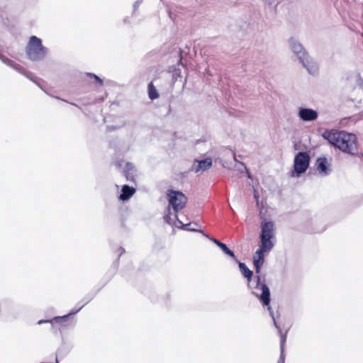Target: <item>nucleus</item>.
Wrapping results in <instances>:
<instances>
[{"mask_svg": "<svg viewBox=\"0 0 363 363\" xmlns=\"http://www.w3.org/2000/svg\"><path fill=\"white\" fill-rule=\"evenodd\" d=\"M233 159L235 162H238L237 159H236V156H235V154L233 152Z\"/></svg>", "mask_w": 363, "mask_h": 363, "instance_id": "393cba45", "label": "nucleus"}, {"mask_svg": "<svg viewBox=\"0 0 363 363\" xmlns=\"http://www.w3.org/2000/svg\"><path fill=\"white\" fill-rule=\"evenodd\" d=\"M289 44L291 50L297 56L299 60H301V57H305L308 55L302 45L295 38H290Z\"/></svg>", "mask_w": 363, "mask_h": 363, "instance_id": "9d476101", "label": "nucleus"}, {"mask_svg": "<svg viewBox=\"0 0 363 363\" xmlns=\"http://www.w3.org/2000/svg\"><path fill=\"white\" fill-rule=\"evenodd\" d=\"M220 248L223 250V252L229 255L230 257L235 259V255L234 254V252L230 250L225 244L223 243L222 245H220Z\"/></svg>", "mask_w": 363, "mask_h": 363, "instance_id": "dca6fc26", "label": "nucleus"}, {"mask_svg": "<svg viewBox=\"0 0 363 363\" xmlns=\"http://www.w3.org/2000/svg\"><path fill=\"white\" fill-rule=\"evenodd\" d=\"M140 5V1H136L134 4V10H135Z\"/></svg>", "mask_w": 363, "mask_h": 363, "instance_id": "4be33fe9", "label": "nucleus"}, {"mask_svg": "<svg viewBox=\"0 0 363 363\" xmlns=\"http://www.w3.org/2000/svg\"><path fill=\"white\" fill-rule=\"evenodd\" d=\"M323 137L344 152L354 155L357 151L356 135L345 131L326 130Z\"/></svg>", "mask_w": 363, "mask_h": 363, "instance_id": "f257e3e1", "label": "nucleus"}, {"mask_svg": "<svg viewBox=\"0 0 363 363\" xmlns=\"http://www.w3.org/2000/svg\"><path fill=\"white\" fill-rule=\"evenodd\" d=\"M67 317H68V315H65L63 318H67Z\"/></svg>", "mask_w": 363, "mask_h": 363, "instance_id": "cd10ccee", "label": "nucleus"}, {"mask_svg": "<svg viewBox=\"0 0 363 363\" xmlns=\"http://www.w3.org/2000/svg\"><path fill=\"white\" fill-rule=\"evenodd\" d=\"M135 190L133 188L130 187L128 185H124L122 188V193L120 195V199L125 201L128 199H130L133 194L135 193Z\"/></svg>", "mask_w": 363, "mask_h": 363, "instance_id": "f8f14e48", "label": "nucleus"}, {"mask_svg": "<svg viewBox=\"0 0 363 363\" xmlns=\"http://www.w3.org/2000/svg\"><path fill=\"white\" fill-rule=\"evenodd\" d=\"M239 268L242 275L250 281L252 277V272L244 264L239 262Z\"/></svg>", "mask_w": 363, "mask_h": 363, "instance_id": "4468645a", "label": "nucleus"}, {"mask_svg": "<svg viewBox=\"0 0 363 363\" xmlns=\"http://www.w3.org/2000/svg\"><path fill=\"white\" fill-rule=\"evenodd\" d=\"M126 169L127 171H133L134 170V166L131 163H127L126 164Z\"/></svg>", "mask_w": 363, "mask_h": 363, "instance_id": "a211bd4d", "label": "nucleus"}, {"mask_svg": "<svg viewBox=\"0 0 363 363\" xmlns=\"http://www.w3.org/2000/svg\"><path fill=\"white\" fill-rule=\"evenodd\" d=\"M127 179L133 181V175L131 174H127L126 175Z\"/></svg>", "mask_w": 363, "mask_h": 363, "instance_id": "412c9836", "label": "nucleus"}, {"mask_svg": "<svg viewBox=\"0 0 363 363\" xmlns=\"http://www.w3.org/2000/svg\"><path fill=\"white\" fill-rule=\"evenodd\" d=\"M169 218H170V217H169V216H166L164 217V219L166 220V221H167V223H169Z\"/></svg>", "mask_w": 363, "mask_h": 363, "instance_id": "5701e85b", "label": "nucleus"}, {"mask_svg": "<svg viewBox=\"0 0 363 363\" xmlns=\"http://www.w3.org/2000/svg\"><path fill=\"white\" fill-rule=\"evenodd\" d=\"M317 169L322 174H327V160L325 158H319L317 160Z\"/></svg>", "mask_w": 363, "mask_h": 363, "instance_id": "ddd939ff", "label": "nucleus"}, {"mask_svg": "<svg viewBox=\"0 0 363 363\" xmlns=\"http://www.w3.org/2000/svg\"><path fill=\"white\" fill-rule=\"evenodd\" d=\"M178 223H179V224H181L182 226L184 225V224L182 223V221H180L179 220H178Z\"/></svg>", "mask_w": 363, "mask_h": 363, "instance_id": "a878e982", "label": "nucleus"}, {"mask_svg": "<svg viewBox=\"0 0 363 363\" xmlns=\"http://www.w3.org/2000/svg\"><path fill=\"white\" fill-rule=\"evenodd\" d=\"M261 243L263 249H272L274 245V226L272 221L261 223Z\"/></svg>", "mask_w": 363, "mask_h": 363, "instance_id": "20e7f679", "label": "nucleus"}, {"mask_svg": "<svg viewBox=\"0 0 363 363\" xmlns=\"http://www.w3.org/2000/svg\"><path fill=\"white\" fill-rule=\"evenodd\" d=\"M148 95L149 98L152 100L156 99L159 97V94L155 86L153 85L152 82H150L148 84Z\"/></svg>", "mask_w": 363, "mask_h": 363, "instance_id": "2eb2a0df", "label": "nucleus"}, {"mask_svg": "<svg viewBox=\"0 0 363 363\" xmlns=\"http://www.w3.org/2000/svg\"><path fill=\"white\" fill-rule=\"evenodd\" d=\"M302 65L307 69L308 72L311 74H315L318 72V65L308 55L305 57H301L299 60Z\"/></svg>", "mask_w": 363, "mask_h": 363, "instance_id": "1a4fd4ad", "label": "nucleus"}, {"mask_svg": "<svg viewBox=\"0 0 363 363\" xmlns=\"http://www.w3.org/2000/svg\"><path fill=\"white\" fill-rule=\"evenodd\" d=\"M212 166V160L210 157L203 160H196L194 161L191 169L196 173H202L204 171L210 169Z\"/></svg>", "mask_w": 363, "mask_h": 363, "instance_id": "0eeeda50", "label": "nucleus"}, {"mask_svg": "<svg viewBox=\"0 0 363 363\" xmlns=\"http://www.w3.org/2000/svg\"><path fill=\"white\" fill-rule=\"evenodd\" d=\"M0 59L1 60V61L4 63L13 67L14 69H16L17 70H20V68L18 67L17 66H16V64L14 62H13L11 60H10L9 59H8L5 57H3V56L0 57Z\"/></svg>", "mask_w": 363, "mask_h": 363, "instance_id": "f3484780", "label": "nucleus"}, {"mask_svg": "<svg viewBox=\"0 0 363 363\" xmlns=\"http://www.w3.org/2000/svg\"><path fill=\"white\" fill-rule=\"evenodd\" d=\"M255 199H256L257 201L258 200V196H257V194L256 191H255Z\"/></svg>", "mask_w": 363, "mask_h": 363, "instance_id": "b1692460", "label": "nucleus"}, {"mask_svg": "<svg viewBox=\"0 0 363 363\" xmlns=\"http://www.w3.org/2000/svg\"><path fill=\"white\" fill-rule=\"evenodd\" d=\"M211 240H212L219 247H220V245L223 244V242H220L219 240H216L215 238H211Z\"/></svg>", "mask_w": 363, "mask_h": 363, "instance_id": "6ab92c4d", "label": "nucleus"}, {"mask_svg": "<svg viewBox=\"0 0 363 363\" xmlns=\"http://www.w3.org/2000/svg\"><path fill=\"white\" fill-rule=\"evenodd\" d=\"M298 116L303 121H313L317 119L318 113L312 108H301L298 111Z\"/></svg>", "mask_w": 363, "mask_h": 363, "instance_id": "9b49d317", "label": "nucleus"}, {"mask_svg": "<svg viewBox=\"0 0 363 363\" xmlns=\"http://www.w3.org/2000/svg\"><path fill=\"white\" fill-rule=\"evenodd\" d=\"M28 57L33 61L43 59L47 54V49L42 45L41 40L36 36H31L26 47Z\"/></svg>", "mask_w": 363, "mask_h": 363, "instance_id": "7ed1b4c3", "label": "nucleus"}, {"mask_svg": "<svg viewBox=\"0 0 363 363\" xmlns=\"http://www.w3.org/2000/svg\"><path fill=\"white\" fill-rule=\"evenodd\" d=\"M167 197L169 204L172 206L177 217V213L185 207L187 198L182 192L173 190L168 191Z\"/></svg>", "mask_w": 363, "mask_h": 363, "instance_id": "39448f33", "label": "nucleus"}, {"mask_svg": "<svg viewBox=\"0 0 363 363\" xmlns=\"http://www.w3.org/2000/svg\"><path fill=\"white\" fill-rule=\"evenodd\" d=\"M90 75H91V76H93V77L96 79V80L97 82H99L101 84H103L102 80H101V79L98 76H96V74H90Z\"/></svg>", "mask_w": 363, "mask_h": 363, "instance_id": "aec40b11", "label": "nucleus"}, {"mask_svg": "<svg viewBox=\"0 0 363 363\" xmlns=\"http://www.w3.org/2000/svg\"><path fill=\"white\" fill-rule=\"evenodd\" d=\"M248 177H250V173L247 172Z\"/></svg>", "mask_w": 363, "mask_h": 363, "instance_id": "bb28decb", "label": "nucleus"}, {"mask_svg": "<svg viewBox=\"0 0 363 363\" xmlns=\"http://www.w3.org/2000/svg\"><path fill=\"white\" fill-rule=\"evenodd\" d=\"M41 323H43V321H42V320H40V321L38 322V323H39V324H40Z\"/></svg>", "mask_w": 363, "mask_h": 363, "instance_id": "c85d7f7f", "label": "nucleus"}, {"mask_svg": "<svg viewBox=\"0 0 363 363\" xmlns=\"http://www.w3.org/2000/svg\"><path fill=\"white\" fill-rule=\"evenodd\" d=\"M260 281V277H257V288L260 289L262 291V293L259 296V300L262 302L263 305L268 306V311H269V313L273 319L274 324L275 327L278 329L279 333L281 335V354L279 357V359L277 362V363H284L285 361V355L284 354V343L286 340V334L282 335H281V330L279 328V326L277 325V323L275 321L273 312L272 311L271 306H269V302H270V291L269 289L265 284H259Z\"/></svg>", "mask_w": 363, "mask_h": 363, "instance_id": "f03ea898", "label": "nucleus"}, {"mask_svg": "<svg viewBox=\"0 0 363 363\" xmlns=\"http://www.w3.org/2000/svg\"><path fill=\"white\" fill-rule=\"evenodd\" d=\"M272 249H263L262 246L259 245V249L257 250L253 256V263L255 268L256 273H259L261 267L264 263L263 253L270 251Z\"/></svg>", "mask_w": 363, "mask_h": 363, "instance_id": "6e6552de", "label": "nucleus"}, {"mask_svg": "<svg viewBox=\"0 0 363 363\" xmlns=\"http://www.w3.org/2000/svg\"><path fill=\"white\" fill-rule=\"evenodd\" d=\"M310 158L306 152H298L294 159V170L298 175L306 171Z\"/></svg>", "mask_w": 363, "mask_h": 363, "instance_id": "423d86ee", "label": "nucleus"}]
</instances>
